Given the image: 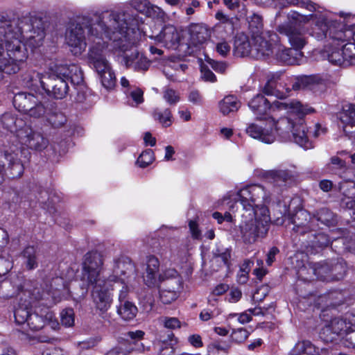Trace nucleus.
Returning <instances> with one entry per match:
<instances>
[{
	"label": "nucleus",
	"instance_id": "1",
	"mask_svg": "<svg viewBox=\"0 0 355 355\" xmlns=\"http://www.w3.org/2000/svg\"><path fill=\"white\" fill-rule=\"evenodd\" d=\"M45 25L35 16L9 19L0 17V80L3 73H17L26 60V46L35 49L42 45Z\"/></svg>",
	"mask_w": 355,
	"mask_h": 355
},
{
	"label": "nucleus",
	"instance_id": "2",
	"mask_svg": "<svg viewBox=\"0 0 355 355\" xmlns=\"http://www.w3.org/2000/svg\"><path fill=\"white\" fill-rule=\"evenodd\" d=\"M132 14L104 11L95 14V22L87 16L78 18L67 29L65 35L66 44L69 51L74 55H80L86 49L87 43L89 47L96 43L98 39L101 43L112 40L116 46L123 50L127 49L128 45L137 42L135 32L132 34L124 30L123 25L127 23L125 17H131Z\"/></svg>",
	"mask_w": 355,
	"mask_h": 355
},
{
	"label": "nucleus",
	"instance_id": "3",
	"mask_svg": "<svg viewBox=\"0 0 355 355\" xmlns=\"http://www.w3.org/2000/svg\"><path fill=\"white\" fill-rule=\"evenodd\" d=\"M305 112H286L282 116L271 112H260L258 119L263 125H249L246 132L251 137L266 144L273 143L278 135L282 141H293L300 146L309 149L312 147L306 135Z\"/></svg>",
	"mask_w": 355,
	"mask_h": 355
},
{
	"label": "nucleus",
	"instance_id": "4",
	"mask_svg": "<svg viewBox=\"0 0 355 355\" xmlns=\"http://www.w3.org/2000/svg\"><path fill=\"white\" fill-rule=\"evenodd\" d=\"M270 222L267 207H261L257 212L242 211L239 236L245 244L254 243L267 234Z\"/></svg>",
	"mask_w": 355,
	"mask_h": 355
},
{
	"label": "nucleus",
	"instance_id": "5",
	"mask_svg": "<svg viewBox=\"0 0 355 355\" xmlns=\"http://www.w3.org/2000/svg\"><path fill=\"white\" fill-rule=\"evenodd\" d=\"M3 125L10 132H15L19 142L31 149L42 151L49 145V140L43 135L33 130L31 127L19 119H14L9 112H6L2 116Z\"/></svg>",
	"mask_w": 355,
	"mask_h": 355
},
{
	"label": "nucleus",
	"instance_id": "6",
	"mask_svg": "<svg viewBox=\"0 0 355 355\" xmlns=\"http://www.w3.org/2000/svg\"><path fill=\"white\" fill-rule=\"evenodd\" d=\"M272 193L265 187L261 184H249L237 192V196L240 201L242 211L257 212L261 207H266L262 204L269 203L272 200Z\"/></svg>",
	"mask_w": 355,
	"mask_h": 355
},
{
	"label": "nucleus",
	"instance_id": "7",
	"mask_svg": "<svg viewBox=\"0 0 355 355\" xmlns=\"http://www.w3.org/2000/svg\"><path fill=\"white\" fill-rule=\"evenodd\" d=\"M288 22L279 25L277 31L287 37L291 46L300 51L306 44V38L301 28V23L306 22L308 17L292 11L288 14Z\"/></svg>",
	"mask_w": 355,
	"mask_h": 355
},
{
	"label": "nucleus",
	"instance_id": "8",
	"mask_svg": "<svg viewBox=\"0 0 355 355\" xmlns=\"http://www.w3.org/2000/svg\"><path fill=\"white\" fill-rule=\"evenodd\" d=\"M250 107L254 111H268L272 110L275 111L287 110L292 111H315L314 109L308 105L304 106L302 103L297 100H291L286 102L279 101H271L266 98L262 94H257L249 103Z\"/></svg>",
	"mask_w": 355,
	"mask_h": 355
},
{
	"label": "nucleus",
	"instance_id": "9",
	"mask_svg": "<svg viewBox=\"0 0 355 355\" xmlns=\"http://www.w3.org/2000/svg\"><path fill=\"white\" fill-rule=\"evenodd\" d=\"M103 260L101 253L96 251L87 252L84 257L82 268V281L87 284L106 280L101 276Z\"/></svg>",
	"mask_w": 355,
	"mask_h": 355
},
{
	"label": "nucleus",
	"instance_id": "10",
	"mask_svg": "<svg viewBox=\"0 0 355 355\" xmlns=\"http://www.w3.org/2000/svg\"><path fill=\"white\" fill-rule=\"evenodd\" d=\"M150 2L148 0H132L130 1L129 5L131 8H127L120 11L112 10L116 12H127L132 15L131 17H125L127 19H125V23L124 26V30L127 31L128 33L132 34V31L135 32V35L137 36V42H139V37L140 36V26L143 24V19L140 17L135 11L139 12L140 13H143L146 15L148 6Z\"/></svg>",
	"mask_w": 355,
	"mask_h": 355
},
{
	"label": "nucleus",
	"instance_id": "11",
	"mask_svg": "<svg viewBox=\"0 0 355 355\" xmlns=\"http://www.w3.org/2000/svg\"><path fill=\"white\" fill-rule=\"evenodd\" d=\"M92 286V298L95 307L101 313H105L112 303V291L114 285L108 279L87 284Z\"/></svg>",
	"mask_w": 355,
	"mask_h": 355
},
{
	"label": "nucleus",
	"instance_id": "12",
	"mask_svg": "<svg viewBox=\"0 0 355 355\" xmlns=\"http://www.w3.org/2000/svg\"><path fill=\"white\" fill-rule=\"evenodd\" d=\"M108 41L101 43V40L98 39V41H96V43L89 48L88 60L90 64L95 69L98 77L107 71H113L110 62L105 58V52L107 47Z\"/></svg>",
	"mask_w": 355,
	"mask_h": 355
},
{
	"label": "nucleus",
	"instance_id": "13",
	"mask_svg": "<svg viewBox=\"0 0 355 355\" xmlns=\"http://www.w3.org/2000/svg\"><path fill=\"white\" fill-rule=\"evenodd\" d=\"M114 44V47L124 52L123 61L127 68L132 69L138 72L146 71L151 64V61L142 53L139 52L136 49H132L137 44L128 45L127 49H121Z\"/></svg>",
	"mask_w": 355,
	"mask_h": 355
},
{
	"label": "nucleus",
	"instance_id": "14",
	"mask_svg": "<svg viewBox=\"0 0 355 355\" xmlns=\"http://www.w3.org/2000/svg\"><path fill=\"white\" fill-rule=\"evenodd\" d=\"M62 286L63 290L68 291V288L65 284H63V279L60 277H56L53 279V283L51 285V290L49 291H42V293H40L39 288H35L32 295H35V299L38 300V304L41 306H51L52 305L60 302L62 299V294L61 291V288H54V286L61 285Z\"/></svg>",
	"mask_w": 355,
	"mask_h": 355
},
{
	"label": "nucleus",
	"instance_id": "15",
	"mask_svg": "<svg viewBox=\"0 0 355 355\" xmlns=\"http://www.w3.org/2000/svg\"><path fill=\"white\" fill-rule=\"evenodd\" d=\"M136 277L137 270L134 263L127 257H122L115 261L113 273L107 279L114 283L118 282L130 283Z\"/></svg>",
	"mask_w": 355,
	"mask_h": 355
},
{
	"label": "nucleus",
	"instance_id": "16",
	"mask_svg": "<svg viewBox=\"0 0 355 355\" xmlns=\"http://www.w3.org/2000/svg\"><path fill=\"white\" fill-rule=\"evenodd\" d=\"M13 105L17 111H42L53 109V104L41 101L39 97L30 93L19 92L13 98Z\"/></svg>",
	"mask_w": 355,
	"mask_h": 355
},
{
	"label": "nucleus",
	"instance_id": "17",
	"mask_svg": "<svg viewBox=\"0 0 355 355\" xmlns=\"http://www.w3.org/2000/svg\"><path fill=\"white\" fill-rule=\"evenodd\" d=\"M6 169L12 178H17L22 175L24 167L17 153L9 150H0V173Z\"/></svg>",
	"mask_w": 355,
	"mask_h": 355
},
{
	"label": "nucleus",
	"instance_id": "18",
	"mask_svg": "<svg viewBox=\"0 0 355 355\" xmlns=\"http://www.w3.org/2000/svg\"><path fill=\"white\" fill-rule=\"evenodd\" d=\"M277 36L275 33H266L252 36L253 53L252 57L257 59L263 58L273 53L272 44L270 41H275Z\"/></svg>",
	"mask_w": 355,
	"mask_h": 355
},
{
	"label": "nucleus",
	"instance_id": "19",
	"mask_svg": "<svg viewBox=\"0 0 355 355\" xmlns=\"http://www.w3.org/2000/svg\"><path fill=\"white\" fill-rule=\"evenodd\" d=\"M29 299H24V302L17 307L14 312L15 322L19 326L16 330L17 332H21L24 336L28 335L26 333V328L25 327L29 315L31 314L29 311V307L37 306L36 303L38 300L35 299V295H33L32 293L27 292Z\"/></svg>",
	"mask_w": 355,
	"mask_h": 355
},
{
	"label": "nucleus",
	"instance_id": "20",
	"mask_svg": "<svg viewBox=\"0 0 355 355\" xmlns=\"http://www.w3.org/2000/svg\"><path fill=\"white\" fill-rule=\"evenodd\" d=\"M46 82L42 83V89L56 99L64 98L68 92V84L62 77L47 76Z\"/></svg>",
	"mask_w": 355,
	"mask_h": 355
},
{
	"label": "nucleus",
	"instance_id": "21",
	"mask_svg": "<svg viewBox=\"0 0 355 355\" xmlns=\"http://www.w3.org/2000/svg\"><path fill=\"white\" fill-rule=\"evenodd\" d=\"M310 271L315 276V277L322 281L330 282L331 272L329 261H326L320 263H310L309 268L306 267L302 268L299 271V276L304 281H311L313 279L312 277H306L305 272Z\"/></svg>",
	"mask_w": 355,
	"mask_h": 355
},
{
	"label": "nucleus",
	"instance_id": "22",
	"mask_svg": "<svg viewBox=\"0 0 355 355\" xmlns=\"http://www.w3.org/2000/svg\"><path fill=\"white\" fill-rule=\"evenodd\" d=\"M159 261L154 255L147 257L146 272L143 276L144 282L148 287L157 286L162 282V277L159 273Z\"/></svg>",
	"mask_w": 355,
	"mask_h": 355
},
{
	"label": "nucleus",
	"instance_id": "23",
	"mask_svg": "<svg viewBox=\"0 0 355 355\" xmlns=\"http://www.w3.org/2000/svg\"><path fill=\"white\" fill-rule=\"evenodd\" d=\"M149 37L158 43H164V46L168 49H176L180 42L179 33L172 26H165L159 33L152 34Z\"/></svg>",
	"mask_w": 355,
	"mask_h": 355
},
{
	"label": "nucleus",
	"instance_id": "24",
	"mask_svg": "<svg viewBox=\"0 0 355 355\" xmlns=\"http://www.w3.org/2000/svg\"><path fill=\"white\" fill-rule=\"evenodd\" d=\"M306 17H308V21L311 19L313 21V26L309 31V34L317 40H322L327 38L331 25H329L327 19L322 15L318 16L317 15H310Z\"/></svg>",
	"mask_w": 355,
	"mask_h": 355
},
{
	"label": "nucleus",
	"instance_id": "25",
	"mask_svg": "<svg viewBox=\"0 0 355 355\" xmlns=\"http://www.w3.org/2000/svg\"><path fill=\"white\" fill-rule=\"evenodd\" d=\"M182 288L183 282H181L179 279L165 284L159 290L160 300L166 304L172 303L178 299Z\"/></svg>",
	"mask_w": 355,
	"mask_h": 355
},
{
	"label": "nucleus",
	"instance_id": "26",
	"mask_svg": "<svg viewBox=\"0 0 355 355\" xmlns=\"http://www.w3.org/2000/svg\"><path fill=\"white\" fill-rule=\"evenodd\" d=\"M276 48L275 55L277 60L288 65L300 64L303 56L300 51H297L293 48H285L281 45L277 46Z\"/></svg>",
	"mask_w": 355,
	"mask_h": 355
},
{
	"label": "nucleus",
	"instance_id": "27",
	"mask_svg": "<svg viewBox=\"0 0 355 355\" xmlns=\"http://www.w3.org/2000/svg\"><path fill=\"white\" fill-rule=\"evenodd\" d=\"M45 315L42 313L39 315L38 313H33L29 315L27 322L25 325L26 333L28 328L32 331H38L44 327L47 322H52L54 320V314L50 311H45Z\"/></svg>",
	"mask_w": 355,
	"mask_h": 355
},
{
	"label": "nucleus",
	"instance_id": "28",
	"mask_svg": "<svg viewBox=\"0 0 355 355\" xmlns=\"http://www.w3.org/2000/svg\"><path fill=\"white\" fill-rule=\"evenodd\" d=\"M263 176L278 186L286 185L294 180L293 173L288 170L265 171Z\"/></svg>",
	"mask_w": 355,
	"mask_h": 355
},
{
	"label": "nucleus",
	"instance_id": "29",
	"mask_svg": "<svg viewBox=\"0 0 355 355\" xmlns=\"http://www.w3.org/2000/svg\"><path fill=\"white\" fill-rule=\"evenodd\" d=\"M252 42L245 34H238L234 40V55L238 57L252 56Z\"/></svg>",
	"mask_w": 355,
	"mask_h": 355
},
{
	"label": "nucleus",
	"instance_id": "30",
	"mask_svg": "<svg viewBox=\"0 0 355 355\" xmlns=\"http://www.w3.org/2000/svg\"><path fill=\"white\" fill-rule=\"evenodd\" d=\"M189 44L198 46L209 37L208 29L202 25L194 24L189 28Z\"/></svg>",
	"mask_w": 355,
	"mask_h": 355
},
{
	"label": "nucleus",
	"instance_id": "31",
	"mask_svg": "<svg viewBox=\"0 0 355 355\" xmlns=\"http://www.w3.org/2000/svg\"><path fill=\"white\" fill-rule=\"evenodd\" d=\"M342 51V57L338 58V59H334V54H330L329 55V60L331 62L336 65L342 64L345 60L349 61L355 58V42H348L343 46L341 49Z\"/></svg>",
	"mask_w": 355,
	"mask_h": 355
},
{
	"label": "nucleus",
	"instance_id": "32",
	"mask_svg": "<svg viewBox=\"0 0 355 355\" xmlns=\"http://www.w3.org/2000/svg\"><path fill=\"white\" fill-rule=\"evenodd\" d=\"M351 322H347L345 319L342 318H335L331 320L330 324L326 327L327 331H331L334 334L340 335L348 334L352 331Z\"/></svg>",
	"mask_w": 355,
	"mask_h": 355
},
{
	"label": "nucleus",
	"instance_id": "33",
	"mask_svg": "<svg viewBox=\"0 0 355 355\" xmlns=\"http://www.w3.org/2000/svg\"><path fill=\"white\" fill-rule=\"evenodd\" d=\"M330 266V279L331 281L341 279L345 275L347 271L346 263L343 259H338L336 260L329 261Z\"/></svg>",
	"mask_w": 355,
	"mask_h": 355
},
{
	"label": "nucleus",
	"instance_id": "34",
	"mask_svg": "<svg viewBox=\"0 0 355 355\" xmlns=\"http://www.w3.org/2000/svg\"><path fill=\"white\" fill-rule=\"evenodd\" d=\"M138 312L137 307L130 301L120 302L117 306V313L124 320H133Z\"/></svg>",
	"mask_w": 355,
	"mask_h": 355
},
{
	"label": "nucleus",
	"instance_id": "35",
	"mask_svg": "<svg viewBox=\"0 0 355 355\" xmlns=\"http://www.w3.org/2000/svg\"><path fill=\"white\" fill-rule=\"evenodd\" d=\"M293 223L295 227L296 232L299 231L300 227H304L306 230L311 229L309 225L311 220H314L313 216L311 218L309 213L304 209L298 210L293 217Z\"/></svg>",
	"mask_w": 355,
	"mask_h": 355
},
{
	"label": "nucleus",
	"instance_id": "36",
	"mask_svg": "<svg viewBox=\"0 0 355 355\" xmlns=\"http://www.w3.org/2000/svg\"><path fill=\"white\" fill-rule=\"evenodd\" d=\"M319 348L315 347L310 341L303 340L295 344L290 352L291 355H318Z\"/></svg>",
	"mask_w": 355,
	"mask_h": 355
},
{
	"label": "nucleus",
	"instance_id": "37",
	"mask_svg": "<svg viewBox=\"0 0 355 355\" xmlns=\"http://www.w3.org/2000/svg\"><path fill=\"white\" fill-rule=\"evenodd\" d=\"M352 31L343 30L340 26L331 25L329 28V37L334 41L345 42L352 38Z\"/></svg>",
	"mask_w": 355,
	"mask_h": 355
},
{
	"label": "nucleus",
	"instance_id": "38",
	"mask_svg": "<svg viewBox=\"0 0 355 355\" xmlns=\"http://www.w3.org/2000/svg\"><path fill=\"white\" fill-rule=\"evenodd\" d=\"M241 102L234 95H227L218 103L220 111H238L241 108Z\"/></svg>",
	"mask_w": 355,
	"mask_h": 355
},
{
	"label": "nucleus",
	"instance_id": "39",
	"mask_svg": "<svg viewBox=\"0 0 355 355\" xmlns=\"http://www.w3.org/2000/svg\"><path fill=\"white\" fill-rule=\"evenodd\" d=\"M313 218L327 226H333L337 222L336 215L327 208H322L313 215Z\"/></svg>",
	"mask_w": 355,
	"mask_h": 355
},
{
	"label": "nucleus",
	"instance_id": "40",
	"mask_svg": "<svg viewBox=\"0 0 355 355\" xmlns=\"http://www.w3.org/2000/svg\"><path fill=\"white\" fill-rule=\"evenodd\" d=\"M338 117L343 124V131L355 133V112H338Z\"/></svg>",
	"mask_w": 355,
	"mask_h": 355
},
{
	"label": "nucleus",
	"instance_id": "41",
	"mask_svg": "<svg viewBox=\"0 0 355 355\" xmlns=\"http://www.w3.org/2000/svg\"><path fill=\"white\" fill-rule=\"evenodd\" d=\"M318 86L315 78L313 76H302L298 78L293 83V89H314Z\"/></svg>",
	"mask_w": 355,
	"mask_h": 355
},
{
	"label": "nucleus",
	"instance_id": "42",
	"mask_svg": "<svg viewBox=\"0 0 355 355\" xmlns=\"http://www.w3.org/2000/svg\"><path fill=\"white\" fill-rule=\"evenodd\" d=\"M249 19V28L252 33V36L265 33L263 31V24L262 17L260 15L253 14Z\"/></svg>",
	"mask_w": 355,
	"mask_h": 355
},
{
	"label": "nucleus",
	"instance_id": "43",
	"mask_svg": "<svg viewBox=\"0 0 355 355\" xmlns=\"http://www.w3.org/2000/svg\"><path fill=\"white\" fill-rule=\"evenodd\" d=\"M35 249L33 246L26 248L23 252L25 264L28 269L32 270L37 266Z\"/></svg>",
	"mask_w": 355,
	"mask_h": 355
},
{
	"label": "nucleus",
	"instance_id": "44",
	"mask_svg": "<svg viewBox=\"0 0 355 355\" xmlns=\"http://www.w3.org/2000/svg\"><path fill=\"white\" fill-rule=\"evenodd\" d=\"M45 78L41 73L32 71L24 75V81L28 87L37 85V82L40 83L42 87V83L46 82Z\"/></svg>",
	"mask_w": 355,
	"mask_h": 355
},
{
	"label": "nucleus",
	"instance_id": "45",
	"mask_svg": "<svg viewBox=\"0 0 355 355\" xmlns=\"http://www.w3.org/2000/svg\"><path fill=\"white\" fill-rule=\"evenodd\" d=\"M98 78L102 86L107 90L112 89L116 85V76L113 71H107Z\"/></svg>",
	"mask_w": 355,
	"mask_h": 355
},
{
	"label": "nucleus",
	"instance_id": "46",
	"mask_svg": "<svg viewBox=\"0 0 355 355\" xmlns=\"http://www.w3.org/2000/svg\"><path fill=\"white\" fill-rule=\"evenodd\" d=\"M155 159L154 153L151 149L142 152L137 160V164L141 168H145L153 163Z\"/></svg>",
	"mask_w": 355,
	"mask_h": 355
},
{
	"label": "nucleus",
	"instance_id": "47",
	"mask_svg": "<svg viewBox=\"0 0 355 355\" xmlns=\"http://www.w3.org/2000/svg\"><path fill=\"white\" fill-rule=\"evenodd\" d=\"M214 260L216 262H222L223 265L228 266L231 257L230 250L227 248H217L213 252Z\"/></svg>",
	"mask_w": 355,
	"mask_h": 355
},
{
	"label": "nucleus",
	"instance_id": "48",
	"mask_svg": "<svg viewBox=\"0 0 355 355\" xmlns=\"http://www.w3.org/2000/svg\"><path fill=\"white\" fill-rule=\"evenodd\" d=\"M71 73L68 77L73 85H79L83 82V73L81 69L76 64H71Z\"/></svg>",
	"mask_w": 355,
	"mask_h": 355
},
{
	"label": "nucleus",
	"instance_id": "49",
	"mask_svg": "<svg viewBox=\"0 0 355 355\" xmlns=\"http://www.w3.org/2000/svg\"><path fill=\"white\" fill-rule=\"evenodd\" d=\"M339 190L342 193L347 197L345 201L347 200L349 198L355 196V183L352 181H345L339 184Z\"/></svg>",
	"mask_w": 355,
	"mask_h": 355
},
{
	"label": "nucleus",
	"instance_id": "50",
	"mask_svg": "<svg viewBox=\"0 0 355 355\" xmlns=\"http://www.w3.org/2000/svg\"><path fill=\"white\" fill-rule=\"evenodd\" d=\"M263 93L267 96H275L279 98H283L286 96L285 94H282L279 89L276 88V85L274 80H268L263 88Z\"/></svg>",
	"mask_w": 355,
	"mask_h": 355
},
{
	"label": "nucleus",
	"instance_id": "51",
	"mask_svg": "<svg viewBox=\"0 0 355 355\" xmlns=\"http://www.w3.org/2000/svg\"><path fill=\"white\" fill-rule=\"evenodd\" d=\"M153 117L164 127L170 126L173 121L171 112H153Z\"/></svg>",
	"mask_w": 355,
	"mask_h": 355
},
{
	"label": "nucleus",
	"instance_id": "52",
	"mask_svg": "<svg viewBox=\"0 0 355 355\" xmlns=\"http://www.w3.org/2000/svg\"><path fill=\"white\" fill-rule=\"evenodd\" d=\"M48 121L55 128H58L66 122L64 112H49Z\"/></svg>",
	"mask_w": 355,
	"mask_h": 355
},
{
	"label": "nucleus",
	"instance_id": "53",
	"mask_svg": "<svg viewBox=\"0 0 355 355\" xmlns=\"http://www.w3.org/2000/svg\"><path fill=\"white\" fill-rule=\"evenodd\" d=\"M61 322L66 327H71L74 323V312L72 309H64L60 313Z\"/></svg>",
	"mask_w": 355,
	"mask_h": 355
},
{
	"label": "nucleus",
	"instance_id": "54",
	"mask_svg": "<svg viewBox=\"0 0 355 355\" xmlns=\"http://www.w3.org/2000/svg\"><path fill=\"white\" fill-rule=\"evenodd\" d=\"M250 332L243 328L234 329L231 334L233 341L241 343L244 342L250 336Z\"/></svg>",
	"mask_w": 355,
	"mask_h": 355
},
{
	"label": "nucleus",
	"instance_id": "55",
	"mask_svg": "<svg viewBox=\"0 0 355 355\" xmlns=\"http://www.w3.org/2000/svg\"><path fill=\"white\" fill-rule=\"evenodd\" d=\"M164 98L170 105L178 103L180 99V94L171 88H167L164 92Z\"/></svg>",
	"mask_w": 355,
	"mask_h": 355
},
{
	"label": "nucleus",
	"instance_id": "56",
	"mask_svg": "<svg viewBox=\"0 0 355 355\" xmlns=\"http://www.w3.org/2000/svg\"><path fill=\"white\" fill-rule=\"evenodd\" d=\"M160 275L162 277V282H165V284H168L169 282H173L178 279L181 282H183L182 277L175 269H167L160 274Z\"/></svg>",
	"mask_w": 355,
	"mask_h": 355
},
{
	"label": "nucleus",
	"instance_id": "57",
	"mask_svg": "<svg viewBox=\"0 0 355 355\" xmlns=\"http://www.w3.org/2000/svg\"><path fill=\"white\" fill-rule=\"evenodd\" d=\"M168 248L169 253L168 252H163L160 253V255L164 257V259H171L177 256H179L180 250L178 246V244L175 241H172L169 243L168 246L166 247V249Z\"/></svg>",
	"mask_w": 355,
	"mask_h": 355
},
{
	"label": "nucleus",
	"instance_id": "58",
	"mask_svg": "<svg viewBox=\"0 0 355 355\" xmlns=\"http://www.w3.org/2000/svg\"><path fill=\"white\" fill-rule=\"evenodd\" d=\"M161 320L164 327L166 329L174 330L181 327L180 321L175 317H163Z\"/></svg>",
	"mask_w": 355,
	"mask_h": 355
},
{
	"label": "nucleus",
	"instance_id": "59",
	"mask_svg": "<svg viewBox=\"0 0 355 355\" xmlns=\"http://www.w3.org/2000/svg\"><path fill=\"white\" fill-rule=\"evenodd\" d=\"M146 15L152 18L163 19L165 16V12L161 8L150 3Z\"/></svg>",
	"mask_w": 355,
	"mask_h": 355
},
{
	"label": "nucleus",
	"instance_id": "60",
	"mask_svg": "<svg viewBox=\"0 0 355 355\" xmlns=\"http://www.w3.org/2000/svg\"><path fill=\"white\" fill-rule=\"evenodd\" d=\"M139 300L140 304L144 306V309L146 311H150L153 306L154 300L152 295L149 293H146L145 295H139Z\"/></svg>",
	"mask_w": 355,
	"mask_h": 355
},
{
	"label": "nucleus",
	"instance_id": "61",
	"mask_svg": "<svg viewBox=\"0 0 355 355\" xmlns=\"http://www.w3.org/2000/svg\"><path fill=\"white\" fill-rule=\"evenodd\" d=\"M71 64L70 65H59L56 67L55 74L50 75L49 76H58L62 77L63 79H67L70 75L71 71Z\"/></svg>",
	"mask_w": 355,
	"mask_h": 355
},
{
	"label": "nucleus",
	"instance_id": "62",
	"mask_svg": "<svg viewBox=\"0 0 355 355\" xmlns=\"http://www.w3.org/2000/svg\"><path fill=\"white\" fill-rule=\"evenodd\" d=\"M116 284H119L121 288L119 290V302H125L126 297L129 293L130 288L128 286L129 283H127V282H125L123 283L122 282H118V283H116Z\"/></svg>",
	"mask_w": 355,
	"mask_h": 355
},
{
	"label": "nucleus",
	"instance_id": "63",
	"mask_svg": "<svg viewBox=\"0 0 355 355\" xmlns=\"http://www.w3.org/2000/svg\"><path fill=\"white\" fill-rule=\"evenodd\" d=\"M216 50L218 54L225 57L230 52L231 46L226 41H221L216 44Z\"/></svg>",
	"mask_w": 355,
	"mask_h": 355
},
{
	"label": "nucleus",
	"instance_id": "64",
	"mask_svg": "<svg viewBox=\"0 0 355 355\" xmlns=\"http://www.w3.org/2000/svg\"><path fill=\"white\" fill-rule=\"evenodd\" d=\"M201 76L206 81L215 82L216 76L214 73L206 66L201 67Z\"/></svg>",
	"mask_w": 355,
	"mask_h": 355
}]
</instances>
